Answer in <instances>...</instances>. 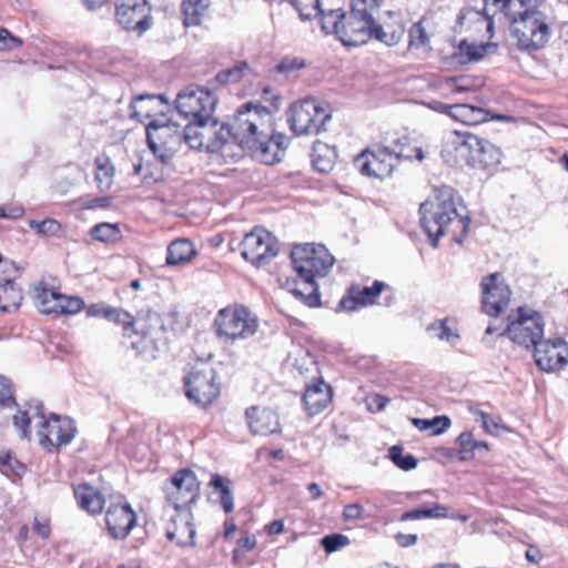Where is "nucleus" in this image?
Listing matches in <instances>:
<instances>
[{"mask_svg":"<svg viewBox=\"0 0 568 568\" xmlns=\"http://www.w3.org/2000/svg\"><path fill=\"white\" fill-rule=\"evenodd\" d=\"M28 408L17 409L12 415V423L20 433V438L28 439L30 437V420L39 418L38 435L40 444L51 450L60 446L69 445L75 436L77 428L74 422L69 417H61L51 413L48 417L43 412V404L39 400H31L27 404Z\"/></svg>","mask_w":568,"mask_h":568,"instance_id":"nucleus-1","label":"nucleus"},{"mask_svg":"<svg viewBox=\"0 0 568 568\" xmlns=\"http://www.w3.org/2000/svg\"><path fill=\"white\" fill-rule=\"evenodd\" d=\"M501 155V151L491 142L468 131H454L442 149V156L448 164H466L475 169L497 165Z\"/></svg>","mask_w":568,"mask_h":568,"instance_id":"nucleus-2","label":"nucleus"},{"mask_svg":"<svg viewBox=\"0 0 568 568\" xmlns=\"http://www.w3.org/2000/svg\"><path fill=\"white\" fill-rule=\"evenodd\" d=\"M498 13L510 20V33L519 50L539 51L549 42L556 22L554 14L542 9L499 10Z\"/></svg>","mask_w":568,"mask_h":568,"instance_id":"nucleus-3","label":"nucleus"},{"mask_svg":"<svg viewBox=\"0 0 568 568\" xmlns=\"http://www.w3.org/2000/svg\"><path fill=\"white\" fill-rule=\"evenodd\" d=\"M456 201L455 191L445 186L437 191L434 200L426 201L419 206L420 225L435 247L453 223L460 224L464 232L468 227L469 219L458 213Z\"/></svg>","mask_w":568,"mask_h":568,"instance_id":"nucleus-4","label":"nucleus"},{"mask_svg":"<svg viewBox=\"0 0 568 568\" xmlns=\"http://www.w3.org/2000/svg\"><path fill=\"white\" fill-rule=\"evenodd\" d=\"M294 8L298 11L302 20H311L321 14L322 30L326 34H334L345 47L355 45V3L349 1V12L343 9H332L327 12L321 9L320 0H291Z\"/></svg>","mask_w":568,"mask_h":568,"instance_id":"nucleus-5","label":"nucleus"},{"mask_svg":"<svg viewBox=\"0 0 568 568\" xmlns=\"http://www.w3.org/2000/svg\"><path fill=\"white\" fill-rule=\"evenodd\" d=\"M287 122L296 135H315L326 131L332 119V108L323 100L306 98L291 104Z\"/></svg>","mask_w":568,"mask_h":568,"instance_id":"nucleus-6","label":"nucleus"},{"mask_svg":"<svg viewBox=\"0 0 568 568\" xmlns=\"http://www.w3.org/2000/svg\"><path fill=\"white\" fill-rule=\"evenodd\" d=\"M214 325L220 338L234 342L253 336L258 328V318L242 305L227 306L217 312Z\"/></svg>","mask_w":568,"mask_h":568,"instance_id":"nucleus-7","label":"nucleus"},{"mask_svg":"<svg viewBox=\"0 0 568 568\" xmlns=\"http://www.w3.org/2000/svg\"><path fill=\"white\" fill-rule=\"evenodd\" d=\"M145 130L149 149L162 164L169 165L182 144L181 126L171 120L155 119Z\"/></svg>","mask_w":568,"mask_h":568,"instance_id":"nucleus-8","label":"nucleus"},{"mask_svg":"<svg viewBox=\"0 0 568 568\" xmlns=\"http://www.w3.org/2000/svg\"><path fill=\"white\" fill-rule=\"evenodd\" d=\"M291 260L298 276L324 277L332 268L335 258L323 244L304 243L295 245Z\"/></svg>","mask_w":568,"mask_h":568,"instance_id":"nucleus-9","label":"nucleus"},{"mask_svg":"<svg viewBox=\"0 0 568 568\" xmlns=\"http://www.w3.org/2000/svg\"><path fill=\"white\" fill-rule=\"evenodd\" d=\"M216 373L211 364L200 362L184 377L187 398L199 406L212 404L220 395V385L215 383Z\"/></svg>","mask_w":568,"mask_h":568,"instance_id":"nucleus-10","label":"nucleus"},{"mask_svg":"<svg viewBox=\"0 0 568 568\" xmlns=\"http://www.w3.org/2000/svg\"><path fill=\"white\" fill-rule=\"evenodd\" d=\"M508 321L506 333L514 343L535 347L541 339L545 323L539 313L519 307L516 314L508 316Z\"/></svg>","mask_w":568,"mask_h":568,"instance_id":"nucleus-11","label":"nucleus"},{"mask_svg":"<svg viewBox=\"0 0 568 568\" xmlns=\"http://www.w3.org/2000/svg\"><path fill=\"white\" fill-rule=\"evenodd\" d=\"M168 504L173 510L190 509L200 496V481L193 470H178L164 485Z\"/></svg>","mask_w":568,"mask_h":568,"instance_id":"nucleus-12","label":"nucleus"},{"mask_svg":"<svg viewBox=\"0 0 568 568\" xmlns=\"http://www.w3.org/2000/svg\"><path fill=\"white\" fill-rule=\"evenodd\" d=\"M217 99L206 89L189 85L175 99L176 111L185 119L197 121L213 114Z\"/></svg>","mask_w":568,"mask_h":568,"instance_id":"nucleus-13","label":"nucleus"},{"mask_svg":"<svg viewBox=\"0 0 568 568\" xmlns=\"http://www.w3.org/2000/svg\"><path fill=\"white\" fill-rule=\"evenodd\" d=\"M243 258L253 265L267 264L278 253V242L271 232L255 227L247 233L241 243Z\"/></svg>","mask_w":568,"mask_h":568,"instance_id":"nucleus-14","label":"nucleus"},{"mask_svg":"<svg viewBox=\"0 0 568 568\" xmlns=\"http://www.w3.org/2000/svg\"><path fill=\"white\" fill-rule=\"evenodd\" d=\"M400 159L412 160V156L405 153H394L388 148L382 146L367 149L357 154V162L362 161L361 173L376 179L390 175Z\"/></svg>","mask_w":568,"mask_h":568,"instance_id":"nucleus-15","label":"nucleus"},{"mask_svg":"<svg viewBox=\"0 0 568 568\" xmlns=\"http://www.w3.org/2000/svg\"><path fill=\"white\" fill-rule=\"evenodd\" d=\"M262 113H266V109L252 102L236 110L231 125L234 130V141L241 148L245 149L252 141H257L256 136L262 132L258 130L263 122Z\"/></svg>","mask_w":568,"mask_h":568,"instance_id":"nucleus-16","label":"nucleus"},{"mask_svg":"<svg viewBox=\"0 0 568 568\" xmlns=\"http://www.w3.org/2000/svg\"><path fill=\"white\" fill-rule=\"evenodd\" d=\"M481 308L489 315L497 317L509 304L510 290L499 273H493L483 277Z\"/></svg>","mask_w":568,"mask_h":568,"instance_id":"nucleus-17","label":"nucleus"},{"mask_svg":"<svg viewBox=\"0 0 568 568\" xmlns=\"http://www.w3.org/2000/svg\"><path fill=\"white\" fill-rule=\"evenodd\" d=\"M115 19L123 29L143 33L152 24L151 8L146 0H118Z\"/></svg>","mask_w":568,"mask_h":568,"instance_id":"nucleus-18","label":"nucleus"},{"mask_svg":"<svg viewBox=\"0 0 568 568\" xmlns=\"http://www.w3.org/2000/svg\"><path fill=\"white\" fill-rule=\"evenodd\" d=\"M534 357L537 366L545 372L560 369L568 363L567 343L560 337L541 338L534 347Z\"/></svg>","mask_w":568,"mask_h":568,"instance_id":"nucleus-19","label":"nucleus"},{"mask_svg":"<svg viewBox=\"0 0 568 568\" xmlns=\"http://www.w3.org/2000/svg\"><path fill=\"white\" fill-rule=\"evenodd\" d=\"M166 526V538L181 547L194 546L195 528L191 509L174 510Z\"/></svg>","mask_w":568,"mask_h":568,"instance_id":"nucleus-20","label":"nucleus"},{"mask_svg":"<svg viewBox=\"0 0 568 568\" xmlns=\"http://www.w3.org/2000/svg\"><path fill=\"white\" fill-rule=\"evenodd\" d=\"M136 523V516L129 504L111 505L105 514V524L114 539H124Z\"/></svg>","mask_w":568,"mask_h":568,"instance_id":"nucleus-21","label":"nucleus"},{"mask_svg":"<svg viewBox=\"0 0 568 568\" xmlns=\"http://www.w3.org/2000/svg\"><path fill=\"white\" fill-rule=\"evenodd\" d=\"M245 417L253 435L267 436L280 432L278 415L270 408L252 406L245 410Z\"/></svg>","mask_w":568,"mask_h":568,"instance_id":"nucleus-22","label":"nucleus"},{"mask_svg":"<svg viewBox=\"0 0 568 568\" xmlns=\"http://www.w3.org/2000/svg\"><path fill=\"white\" fill-rule=\"evenodd\" d=\"M165 331V325L162 316L150 310L143 308L138 312L134 323L133 333L141 335L144 338L159 341Z\"/></svg>","mask_w":568,"mask_h":568,"instance_id":"nucleus-23","label":"nucleus"},{"mask_svg":"<svg viewBox=\"0 0 568 568\" xmlns=\"http://www.w3.org/2000/svg\"><path fill=\"white\" fill-rule=\"evenodd\" d=\"M332 400V388L322 378L305 387L303 403L310 416L323 412Z\"/></svg>","mask_w":568,"mask_h":568,"instance_id":"nucleus-24","label":"nucleus"},{"mask_svg":"<svg viewBox=\"0 0 568 568\" xmlns=\"http://www.w3.org/2000/svg\"><path fill=\"white\" fill-rule=\"evenodd\" d=\"M164 104H166V99L161 94H140L130 103V116L143 122L160 112Z\"/></svg>","mask_w":568,"mask_h":568,"instance_id":"nucleus-25","label":"nucleus"},{"mask_svg":"<svg viewBox=\"0 0 568 568\" xmlns=\"http://www.w3.org/2000/svg\"><path fill=\"white\" fill-rule=\"evenodd\" d=\"M504 115H493L489 111L470 104H453L452 119L466 125H477L489 120H504Z\"/></svg>","mask_w":568,"mask_h":568,"instance_id":"nucleus-26","label":"nucleus"},{"mask_svg":"<svg viewBox=\"0 0 568 568\" xmlns=\"http://www.w3.org/2000/svg\"><path fill=\"white\" fill-rule=\"evenodd\" d=\"M484 12L488 19L487 30L493 28L491 17L499 10H509L515 12L517 9H540L545 0H484Z\"/></svg>","mask_w":568,"mask_h":568,"instance_id":"nucleus-27","label":"nucleus"},{"mask_svg":"<svg viewBox=\"0 0 568 568\" xmlns=\"http://www.w3.org/2000/svg\"><path fill=\"white\" fill-rule=\"evenodd\" d=\"M288 291L303 304L310 307H316L321 305L318 285L315 278L298 276V278L294 281L293 286L288 288Z\"/></svg>","mask_w":568,"mask_h":568,"instance_id":"nucleus-28","label":"nucleus"},{"mask_svg":"<svg viewBox=\"0 0 568 568\" xmlns=\"http://www.w3.org/2000/svg\"><path fill=\"white\" fill-rule=\"evenodd\" d=\"M74 497L81 509L94 515L100 514L104 507L102 494L89 484H81L74 488Z\"/></svg>","mask_w":568,"mask_h":568,"instance_id":"nucleus-29","label":"nucleus"},{"mask_svg":"<svg viewBox=\"0 0 568 568\" xmlns=\"http://www.w3.org/2000/svg\"><path fill=\"white\" fill-rule=\"evenodd\" d=\"M197 254L193 243L187 239L172 241L166 250L165 263L170 266L185 265Z\"/></svg>","mask_w":568,"mask_h":568,"instance_id":"nucleus-30","label":"nucleus"},{"mask_svg":"<svg viewBox=\"0 0 568 568\" xmlns=\"http://www.w3.org/2000/svg\"><path fill=\"white\" fill-rule=\"evenodd\" d=\"M256 140L252 141V144H247L245 149L253 151L266 164H273L282 160L283 154L278 151L274 140H270L267 134L261 132Z\"/></svg>","mask_w":568,"mask_h":568,"instance_id":"nucleus-31","label":"nucleus"},{"mask_svg":"<svg viewBox=\"0 0 568 568\" xmlns=\"http://www.w3.org/2000/svg\"><path fill=\"white\" fill-rule=\"evenodd\" d=\"M211 6V0H183L181 13L184 27H197L202 23Z\"/></svg>","mask_w":568,"mask_h":568,"instance_id":"nucleus-32","label":"nucleus"},{"mask_svg":"<svg viewBox=\"0 0 568 568\" xmlns=\"http://www.w3.org/2000/svg\"><path fill=\"white\" fill-rule=\"evenodd\" d=\"M4 284L0 286V310L10 313L19 308L22 301V292L17 288L12 277H4Z\"/></svg>","mask_w":568,"mask_h":568,"instance_id":"nucleus-33","label":"nucleus"},{"mask_svg":"<svg viewBox=\"0 0 568 568\" xmlns=\"http://www.w3.org/2000/svg\"><path fill=\"white\" fill-rule=\"evenodd\" d=\"M94 180L101 192L109 191L113 184L114 166L106 155L98 156L94 161Z\"/></svg>","mask_w":568,"mask_h":568,"instance_id":"nucleus-34","label":"nucleus"},{"mask_svg":"<svg viewBox=\"0 0 568 568\" xmlns=\"http://www.w3.org/2000/svg\"><path fill=\"white\" fill-rule=\"evenodd\" d=\"M252 73L253 70L250 64L246 61H240L232 68L219 71L215 74L214 80L220 85L234 84L239 83L241 80L251 75Z\"/></svg>","mask_w":568,"mask_h":568,"instance_id":"nucleus-35","label":"nucleus"},{"mask_svg":"<svg viewBox=\"0 0 568 568\" xmlns=\"http://www.w3.org/2000/svg\"><path fill=\"white\" fill-rule=\"evenodd\" d=\"M210 486L220 495V503L223 510L229 514L234 509V498L231 488V480L220 474H213Z\"/></svg>","mask_w":568,"mask_h":568,"instance_id":"nucleus-36","label":"nucleus"},{"mask_svg":"<svg viewBox=\"0 0 568 568\" xmlns=\"http://www.w3.org/2000/svg\"><path fill=\"white\" fill-rule=\"evenodd\" d=\"M335 150L326 144H316L313 149V166L321 173L329 172L334 166Z\"/></svg>","mask_w":568,"mask_h":568,"instance_id":"nucleus-37","label":"nucleus"},{"mask_svg":"<svg viewBox=\"0 0 568 568\" xmlns=\"http://www.w3.org/2000/svg\"><path fill=\"white\" fill-rule=\"evenodd\" d=\"M413 425L420 432L429 430L430 435L438 436L444 434L452 425L450 418L445 415L435 416L430 419L412 418Z\"/></svg>","mask_w":568,"mask_h":568,"instance_id":"nucleus-38","label":"nucleus"},{"mask_svg":"<svg viewBox=\"0 0 568 568\" xmlns=\"http://www.w3.org/2000/svg\"><path fill=\"white\" fill-rule=\"evenodd\" d=\"M59 292L53 288H49L44 285H39L34 288V302L38 310L43 314H52L55 310V302L59 297Z\"/></svg>","mask_w":568,"mask_h":568,"instance_id":"nucleus-39","label":"nucleus"},{"mask_svg":"<svg viewBox=\"0 0 568 568\" xmlns=\"http://www.w3.org/2000/svg\"><path fill=\"white\" fill-rule=\"evenodd\" d=\"M487 47L486 44H470L467 41H462L458 52L455 53V60L462 64L479 61L485 57Z\"/></svg>","mask_w":568,"mask_h":568,"instance_id":"nucleus-40","label":"nucleus"},{"mask_svg":"<svg viewBox=\"0 0 568 568\" xmlns=\"http://www.w3.org/2000/svg\"><path fill=\"white\" fill-rule=\"evenodd\" d=\"M390 287L382 281H374L372 286L357 290V306H371L377 303L382 292Z\"/></svg>","mask_w":568,"mask_h":568,"instance_id":"nucleus-41","label":"nucleus"},{"mask_svg":"<svg viewBox=\"0 0 568 568\" xmlns=\"http://www.w3.org/2000/svg\"><path fill=\"white\" fill-rule=\"evenodd\" d=\"M197 121H190L183 129H181L182 143H186L192 150H201L205 148L204 140Z\"/></svg>","mask_w":568,"mask_h":568,"instance_id":"nucleus-42","label":"nucleus"},{"mask_svg":"<svg viewBox=\"0 0 568 568\" xmlns=\"http://www.w3.org/2000/svg\"><path fill=\"white\" fill-rule=\"evenodd\" d=\"M90 235L95 241L108 243L118 241L121 236V231L118 224L104 222L94 225L90 231Z\"/></svg>","mask_w":568,"mask_h":568,"instance_id":"nucleus-43","label":"nucleus"},{"mask_svg":"<svg viewBox=\"0 0 568 568\" xmlns=\"http://www.w3.org/2000/svg\"><path fill=\"white\" fill-rule=\"evenodd\" d=\"M55 306L52 314H75L83 308L84 302L78 296L59 294Z\"/></svg>","mask_w":568,"mask_h":568,"instance_id":"nucleus-44","label":"nucleus"},{"mask_svg":"<svg viewBox=\"0 0 568 568\" xmlns=\"http://www.w3.org/2000/svg\"><path fill=\"white\" fill-rule=\"evenodd\" d=\"M403 447L399 445H394L388 449L389 459L400 469L403 470H412L417 467V459L412 455L403 454Z\"/></svg>","mask_w":568,"mask_h":568,"instance_id":"nucleus-45","label":"nucleus"},{"mask_svg":"<svg viewBox=\"0 0 568 568\" xmlns=\"http://www.w3.org/2000/svg\"><path fill=\"white\" fill-rule=\"evenodd\" d=\"M231 139L234 140L232 125L219 122V126L215 128L214 140L207 145V151L211 153L219 152Z\"/></svg>","mask_w":568,"mask_h":568,"instance_id":"nucleus-46","label":"nucleus"},{"mask_svg":"<svg viewBox=\"0 0 568 568\" xmlns=\"http://www.w3.org/2000/svg\"><path fill=\"white\" fill-rule=\"evenodd\" d=\"M448 320H437L427 326V332L435 338L445 342H452L459 336L448 326Z\"/></svg>","mask_w":568,"mask_h":568,"instance_id":"nucleus-47","label":"nucleus"},{"mask_svg":"<svg viewBox=\"0 0 568 568\" xmlns=\"http://www.w3.org/2000/svg\"><path fill=\"white\" fill-rule=\"evenodd\" d=\"M305 67L304 59L297 57H284L276 65L275 71L286 77L297 72Z\"/></svg>","mask_w":568,"mask_h":568,"instance_id":"nucleus-48","label":"nucleus"},{"mask_svg":"<svg viewBox=\"0 0 568 568\" xmlns=\"http://www.w3.org/2000/svg\"><path fill=\"white\" fill-rule=\"evenodd\" d=\"M349 544V538L342 534H331L321 539V545L327 554L335 552Z\"/></svg>","mask_w":568,"mask_h":568,"instance_id":"nucleus-49","label":"nucleus"},{"mask_svg":"<svg viewBox=\"0 0 568 568\" xmlns=\"http://www.w3.org/2000/svg\"><path fill=\"white\" fill-rule=\"evenodd\" d=\"M29 226L42 235H55L61 230L60 223L53 219H45L43 221L30 220Z\"/></svg>","mask_w":568,"mask_h":568,"instance_id":"nucleus-50","label":"nucleus"},{"mask_svg":"<svg viewBox=\"0 0 568 568\" xmlns=\"http://www.w3.org/2000/svg\"><path fill=\"white\" fill-rule=\"evenodd\" d=\"M0 471L6 475H9L10 473L19 475L23 471V466L11 455L10 452L0 450Z\"/></svg>","mask_w":568,"mask_h":568,"instance_id":"nucleus-51","label":"nucleus"},{"mask_svg":"<svg viewBox=\"0 0 568 568\" xmlns=\"http://www.w3.org/2000/svg\"><path fill=\"white\" fill-rule=\"evenodd\" d=\"M197 123L202 132L200 135L203 138L205 149L207 150V145L214 140L215 128L219 126V120L211 114L207 119H199Z\"/></svg>","mask_w":568,"mask_h":568,"instance_id":"nucleus-52","label":"nucleus"},{"mask_svg":"<svg viewBox=\"0 0 568 568\" xmlns=\"http://www.w3.org/2000/svg\"><path fill=\"white\" fill-rule=\"evenodd\" d=\"M0 406L9 407V409L18 407L11 383L3 376H0Z\"/></svg>","mask_w":568,"mask_h":568,"instance_id":"nucleus-53","label":"nucleus"},{"mask_svg":"<svg viewBox=\"0 0 568 568\" xmlns=\"http://www.w3.org/2000/svg\"><path fill=\"white\" fill-rule=\"evenodd\" d=\"M457 444L459 445L460 459L465 460L469 458L475 452L476 439L470 432H464L457 437Z\"/></svg>","mask_w":568,"mask_h":568,"instance_id":"nucleus-54","label":"nucleus"},{"mask_svg":"<svg viewBox=\"0 0 568 568\" xmlns=\"http://www.w3.org/2000/svg\"><path fill=\"white\" fill-rule=\"evenodd\" d=\"M111 311L113 313L110 314L109 321L122 325L124 329V335L130 336L129 329L133 331V323L135 317H133L130 313L123 311L122 308L112 307Z\"/></svg>","mask_w":568,"mask_h":568,"instance_id":"nucleus-55","label":"nucleus"},{"mask_svg":"<svg viewBox=\"0 0 568 568\" xmlns=\"http://www.w3.org/2000/svg\"><path fill=\"white\" fill-rule=\"evenodd\" d=\"M429 39L422 22H416L409 30V45L422 48L428 43Z\"/></svg>","mask_w":568,"mask_h":568,"instance_id":"nucleus-56","label":"nucleus"},{"mask_svg":"<svg viewBox=\"0 0 568 568\" xmlns=\"http://www.w3.org/2000/svg\"><path fill=\"white\" fill-rule=\"evenodd\" d=\"M446 85L453 91V92H468L473 88V80L468 77H450L446 79Z\"/></svg>","mask_w":568,"mask_h":568,"instance_id":"nucleus-57","label":"nucleus"},{"mask_svg":"<svg viewBox=\"0 0 568 568\" xmlns=\"http://www.w3.org/2000/svg\"><path fill=\"white\" fill-rule=\"evenodd\" d=\"M364 403L368 412L379 413L389 403V398L379 394H369L365 397Z\"/></svg>","mask_w":568,"mask_h":568,"instance_id":"nucleus-58","label":"nucleus"},{"mask_svg":"<svg viewBox=\"0 0 568 568\" xmlns=\"http://www.w3.org/2000/svg\"><path fill=\"white\" fill-rule=\"evenodd\" d=\"M476 414L480 416L483 427L487 433L495 434L503 427L499 416H494L481 410H477Z\"/></svg>","mask_w":568,"mask_h":568,"instance_id":"nucleus-59","label":"nucleus"},{"mask_svg":"<svg viewBox=\"0 0 568 568\" xmlns=\"http://www.w3.org/2000/svg\"><path fill=\"white\" fill-rule=\"evenodd\" d=\"M21 44V39L14 37L9 30L0 28V50H12Z\"/></svg>","mask_w":568,"mask_h":568,"instance_id":"nucleus-60","label":"nucleus"},{"mask_svg":"<svg viewBox=\"0 0 568 568\" xmlns=\"http://www.w3.org/2000/svg\"><path fill=\"white\" fill-rule=\"evenodd\" d=\"M355 310V285L352 284L347 288V294L339 301L336 311H348L352 312Z\"/></svg>","mask_w":568,"mask_h":568,"instance_id":"nucleus-61","label":"nucleus"},{"mask_svg":"<svg viewBox=\"0 0 568 568\" xmlns=\"http://www.w3.org/2000/svg\"><path fill=\"white\" fill-rule=\"evenodd\" d=\"M24 214V209L21 205H7L0 206V217L6 219H20Z\"/></svg>","mask_w":568,"mask_h":568,"instance_id":"nucleus-62","label":"nucleus"},{"mask_svg":"<svg viewBox=\"0 0 568 568\" xmlns=\"http://www.w3.org/2000/svg\"><path fill=\"white\" fill-rule=\"evenodd\" d=\"M111 308H112L111 306H108V305H104V304H92L88 308V315L89 316H94V317H103V318L109 320L110 314L113 313L111 311Z\"/></svg>","mask_w":568,"mask_h":568,"instance_id":"nucleus-63","label":"nucleus"},{"mask_svg":"<svg viewBox=\"0 0 568 568\" xmlns=\"http://www.w3.org/2000/svg\"><path fill=\"white\" fill-rule=\"evenodd\" d=\"M33 529L38 536L42 539H47L50 536L51 528L48 520L40 521L39 519H34Z\"/></svg>","mask_w":568,"mask_h":568,"instance_id":"nucleus-64","label":"nucleus"}]
</instances>
